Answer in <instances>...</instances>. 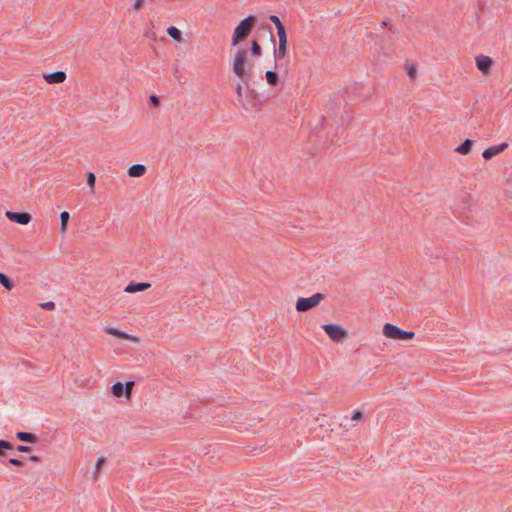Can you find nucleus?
Segmentation results:
<instances>
[{
	"mask_svg": "<svg viewBox=\"0 0 512 512\" xmlns=\"http://www.w3.org/2000/svg\"><path fill=\"white\" fill-rule=\"evenodd\" d=\"M248 50L243 47H239L236 50V53L233 58V64H232V70L233 73L240 78L245 86L249 85V82L251 80V71L248 69L245 70V62L247 58ZM257 99V93L254 89H250L247 87V92L245 96L244 103H242V107L245 110H258V105L256 102Z\"/></svg>",
	"mask_w": 512,
	"mask_h": 512,
	"instance_id": "nucleus-1",
	"label": "nucleus"
},
{
	"mask_svg": "<svg viewBox=\"0 0 512 512\" xmlns=\"http://www.w3.org/2000/svg\"><path fill=\"white\" fill-rule=\"evenodd\" d=\"M257 23V17L254 15H250L243 19L235 28L232 39L231 46H236L240 42L244 41L252 32Z\"/></svg>",
	"mask_w": 512,
	"mask_h": 512,
	"instance_id": "nucleus-2",
	"label": "nucleus"
},
{
	"mask_svg": "<svg viewBox=\"0 0 512 512\" xmlns=\"http://www.w3.org/2000/svg\"><path fill=\"white\" fill-rule=\"evenodd\" d=\"M383 334L387 338L394 340H409L413 339L415 336L414 332L402 330L401 328L391 323H386L383 326Z\"/></svg>",
	"mask_w": 512,
	"mask_h": 512,
	"instance_id": "nucleus-3",
	"label": "nucleus"
},
{
	"mask_svg": "<svg viewBox=\"0 0 512 512\" xmlns=\"http://www.w3.org/2000/svg\"><path fill=\"white\" fill-rule=\"evenodd\" d=\"M325 298L322 293H316L311 297L304 298L299 297L296 302V310L298 312H306L319 305V303Z\"/></svg>",
	"mask_w": 512,
	"mask_h": 512,
	"instance_id": "nucleus-4",
	"label": "nucleus"
},
{
	"mask_svg": "<svg viewBox=\"0 0 512 512\" xmlns=\"http://www.w3.org/2000/svg\"><path fill=\"white\" fill-rule=\"evenodd\" d=\"M322 328L333 341L341 342L347 338V331L339 325L324 324Z\"/></svg>",
	"mask_w": 512,
	"mask_h": 512,
	"instance_id": "nucleus-5",
	"label": "nucleus"
},
{
	"mask_svg": "<svg viewBox=\"0 0 512 512\" xmlns=\"http://www.w3.org/2000/svg\"><path fill=\"white\" fill-rule=\"evenodd\" d=\"M133 386H134L133 381H127L125 384L117 382V383L113 384V386H112V393L116 397H121L123 395H125L126 397H130L131 393H132Z\"/></svg>",
	"mask_w": 512,
	"mask_h": 512,
	"instance_id": "nucleus-6",
	"label": "nucleus"
},
{
	"mask_svg": "<svg viewBox=\"0 0 512 512\" xmlns=\"http://www.w3.org/2000/svg\"><path fill=\"white\" fill-rule=\"evenodd\" d=\"M5 215L10 221L21 225H27L32 220V216L28 212L7 211Z\"/></svg>",
	"mask_w": 512,
	"mask_h": 512,
	"instance_id": "nucleus-7",
	"label": "nucleus"
},
{
	"mask_svg": "<svg viewBox=\"0 0 512 512\" xmlns=\"http://www.w3.org/2000/svg\"><path fill=\"white\" fill-rule=\"evenodd\" d=\"M493 60L489 56L479 55L476 57V66L483 74H488L491 71Z\"/></svg>",
	"mask_w": 512,
	"mask_h": 512,
	"instance_id": "nucleus-8",
	"label": "nucleus"
},
{
	"mask_svg": "<svg viewBox=\"0 0 512 512\" xmlns=\"http://www.w3.org/2000/svg\"><path fill=\"white\" fill-rule=\"evenodd\" d=\"M43 78L48 84H61L65 82L67 75L64 71H56L44 74Z\"/></svg>",
	"mask_w": 512,
	"mask_h": 512,
	"instance_id": "nucleus-9",
	"label": "nucleus"
},
{
	"mask_svg": "<svg viewBox=\"0 0 512 512\" xmlns=\"http://www.w3.org/2000/svg\"><path fill=\"white\" fill-rule=\"evenodd\" d=\"M278 36V49L275 51V57L277 59H283L287 53V33L279 34Z\"/></svg>",
	"mask_w": 512,
	"mask_h": 512,
	"instance_id": "nucleus-10",
	"label": "nucleus"
},
{
	"mask_svg": "<svg viewBox=\"0 0 512 512\" xmlns=\"http://www.w3.org/2000/svg\"><path fill=\"white\" fill-rule=\"evenodd\" d=\"M507 147H508L507 143H501L500 145H497V146L488 147L483 151L482 156L485 160H490L494 156L503 152Z\"/></svg>",
	"mask_w": 512,
	"mask_h": 512,
	"instance_id": "nucleus-11",
	"label": "nucleus"
},
{
	"mask_svg": "<svg viewBox=\"0 0 512 512\" xmlns=\"http://www.w3.org/2000/svg\"><path fill=\"white\" fill-rule=\"evenodd\" d=\"M150 287L151 284L148 282H131L125 287L124 291L126 293H136L140 291H145Z\"/></svg>",
	"mask_w": 512,
	"mask_h": 512,
	"instance_id": "nucleus-12",
	"label": "nucleus"
},
{
	"mask_svg": "<svg viewBox=\"0 0 512 512\" xmlns=\"http://www.w3.org/2000/svg\"><path fill=\"white\" fill-rule=\"evenodd\" d=\"M146 166L143 164H134L128 168V175L133 178L142 177L146 173Z\"/></svg>",
	"mask_w": 512,
	"mask_h": 512,
	"instance_id": "nucleus-13",
	"label": "nucleus"
},
{
	"mask_svg": "<svg viewBox=\"0 0 512 512\" xmlns=\"http://www.w3.org/2000/svg\"><path fill=\"white\" fill-rule=\"evenodd\" d=\"M106 333L115 337H118L120 339H126V340H135V337H132L131 335L127 334L126 332L120 331L116 328L109 327L106 329Z\"/></svg>",
	"mask_w": 512,
	"mask_h": 512,
	"instance_id": "nucleus-14",
	"label": "nucleus"
},
{
	"mask_svg": "<svg viewBox=\"0 0 512 512\" xmlns=\"http://www.w3.org/2000/svg\"><path fill=\"white\" fill-rule=\"evenodd\" d=\"M16 437L20 441L27 442V443H35V442H37V439H38L35 434L30 433V432H22V431L17 432Z\"/></svg>",
	"mask_w": 512,
	"mask_h": 512,
	"instance_id": "nucleus-15",
	"label": "nucleus"
},
{
	"mask_svg": "<svg viewBox=\"0 0 512 512\" xmlns=\"http://www.w3.org/2000/svg\"><path fill=\"white\" fill-rule=\"evenodd\" d=\"M472 146H473V141L470 139H466L461 145H459L455 149V152L462 154V155H467L470 153Z\"/></svg>",
	"mask_w": 512,
	"mask_h": 512,
	"instance_id": "nucleus-16",
	"label": "nucleus"
},
{
	"mask_svg": "<svg viewBox=\"0 0 512 512\" xmlns=\"http://www.w3.org/2000/svg\"><path fill=\"white\" fill-rule=\"evenodd\" d=\"M270 21L276 26L277 35L286 33V29L284 24L281 22L278 16L271 15L269 17Z\"/></svg>",
	"mask_w": 512,
	"mask_h": 512,
	"instance_id": "nucleus-17",
	"label": "nucleus"
},
{
	"mask_svg": "<svg viewBox=\"0 0 512 512\" xmlns=\"http://www.w3.org/2000/svg\"><path fill=\"white\" fill-rule=\"evenodd\" d=\"M167 33L175 41H178V42H182L183 41L182 33H181V31L177 27H175V26L168 27L167 28Z\"/></svg>",
	"mask_w": 512,
	"mask_h": 512,
	"instance_id": "nucleus-18",
	"label": "nucleus"
},
{
	"mask_svg": "<svg viewBox=\"0 0 512 512\" xmlns=\"http://www.w3.org/2000/svg\"><path fill=\"white\" fill-rule=\"evenodd\" d=\"M70 215L67 211H63L60 214V231L61 233L66 232Z\"/></svg>",
	"mask_w": 512,
	"mask_h": 512,
	"instance_id": "nucleus-19",
	"label": "nucleus"
},
{
	"mask_svg": "<svg viewBox=\"0 0 512 512\" xmlns=\"http://www.w3.org/2000/svg\"><path fill=\"white\" fill-rule=\"evenodd\" d=\"M266 81L271 86H276L279 82L278 74L275 71L269 70L266 72Z\"/></svg>",
	"mask_w": 512,
	"mask_h": 512,
	"instance_id": "nucleus-20",
	"label": "nucleus"
},
{
	"mask_svg": "<svg viewBox=\"0 0 512 512\" xmlns=\"http://www.w3.org/2000/svg\"><path fill=\"white\" fill-rule=\"evenodd\" d=\"M0 284L7 290H12L14 287L11 279L4 273L0 272Z\"/></svg>",
	"mask_w": 512,
	"mask_h": 512,
	"instance_id": "nucleus-21",
	"label": "nucleus"
},
{
	"mask_svg": "<svg viewBox=\"0 0 512 512\" xmlns=\"http://www.w3.org/2000/svg\"><path fill=\"white\" fill-rule=\"evenodd\" d=\"M87 184L90 188V193L93 194L95 192V184H96V177L93 172L87 173Z\"/></svg>",
	"mask_w": 512,
	"mask_h": 512,
	"instance_id": "nucleus-22",
	"label": "nucleus"
},
{
	"mask_svg": "<svg viewBox=\"0 0 512 512\" xmlns=\"http://www.w3.org/2000/svg\"><path fill=\"white\" fill-rule=\"evenodd\" d=\"M406 71L411 80H415L417 78V67L415 64L406 63Z\"/></svg>",
	"mask_w": 512,
	"mask_h": 512,
	"instance_id": "nucleus-23",
	"label": "nucleus"
},
{
	"mask_svg": "<svg viewBox=\"0 0 512 512\" xmlns=\"http://www.w3.org/2000/svg\"><path fill=\"white\" fill-rule=\"evenodd\" d=\"M251 53H252V55L257 56V57L262 55V48L257 40H253L251 42Z\"/></svg>",
	"mask_w": 512,
	"mask_h": 512,
	"instance_id": "nucleus-24",
	"label": "nucleus"
},
{
	"mask_svg": "<svg viewBox=\"0 0 512 512\" xmlns=\"http://www.w3.org/2000/svg\"><path fill=\"white\" fill-rule=\"evenodd\" d=\"M237 99L239 103L242 105L244 103V97H243V86L241 83H238L235 88Z\"/></svg>",
	"mask_w": 512,
	"mask_h": 512,
	"instance_id": "nucleus-25",
	"label": "nucleus"
},
{
	"mask_svg": "<svg viewBox=\"0 0 512 512\" xmlns=\"http://www.w3.org/2000/svg\"><path fill=\"white\" fill-rule=\"evenodd\" d=\"M104 462H105V459H104V458H102V457H101V458H98V460H97V462H96V465H95V470H94V473H93V477H94L95 479H97V478H98L99 471H100V469H101L102 465L104 464Z\"/></svg>",
	"mask_w": 512,
	"mask_h": 512,
	"instance_id": "nucleus-26",
	"label": "nucleus"
},
{
	"mask_svg": "<svg viewBox=\"0 0 512 512\" xmlns=\"http://www.w3.org/2000/svg\"><path fill=\"white\" fill-rule=\"evenodd\" d=\"M144 4H145V0H134L132 8L135 11H139L143 8Z\"/></svg>",
	"mask_w": 512,
	"mask_h": 512,
	"instance_id": "nucleus-27",
	"label": "nucleus"
},
{
	"mask_svg": "<svg viewBox=\"0 0 512 512\" xmlns=\"http://www.w3.org/2000/svg\"><path fill=\"white\" fill-rule=\"evenodd\" d=\"M40 306L45 310H54L55 309V303L53 301H48L40 304Z\"/></svg>",
	"mask_w": 512,
	"mask_h": 512,
	"instance_id": "nucleus-28",
	"label": "nucleus"
},
{
	"mask_svg": "<svg viewBox=\"0 0 512 512\" xmlns=\"http://www.w3.org/2000/svg\"><path fill=\"white\" fill-rule=\"evenodd\" d=\"M13 446L10 442L6 441V440H1L0 439V450L1 449H4V450H10L12 449Z\"/></svg>",
	"mask_w": 512,
	"mask_h": 512,
	"instance_id": "nucleus-29",
	"label": "nucleus"
},
{
	"mask_svg": "<svg viewBox=\"0 0 512 512\" xmlns=\"http://www.w3.org/2000/svg\"><path fill=\"white\" fill-rule=\"evenodd\" d=\"M9 463L16 467H22L24 465V463L21 460L16 458H10Z\"/></svg>",
	"mask_w": 512,
	"mask_h": 512,
	"instance_id": "nucleus-30",
	"label": "nucleus"
},
{
	"mask_svg": "<svg viewBox=\"0 0 512 512\" xmlns=\"http://www.w3.org/2000/svg\"><path fill=\"white\" fill-rule=\"evenodd\" d=\"M150 101H151L152 105L155 107H158L160 105V100H159L158 96H156V95H151Z\"/></svg>",
	"mask_w": 512,
	"mask_h": 512,
	"instance_id": "nucleus-31",
	"label": "nucleus"
},
{
	"mask_svg": "<svg viewBox=\"0 0 512 512\" xmlns=\"http://www.w3.org/2000/svg\"><path fill=\"white\" fill-rule=\"evenodd\" d=\"M17 451L19 452H22V453H28L31 451V448L29 446H24V445H19L17 446Z\"/></svg>",
	"mask_w": 512,
	"mask_h": 512,
	"instance_id": "nucleus-32",
	"label": "nucleus"
},
{
	"mask_svg": "<svg viewBox=\"0 0 512 512\" xmlns=\"http://www.w3.org/2000/svg\"><path fill=\"white\" fill-rule=\"evenodd\" d=\"M363 417V414L360 411H355L351 417L352 420H359Z\"/></svg>",
	"mask_w": 512,
	"mask_h": 512,
	"instance_id": "nucleus-33",
	"label": "nucleus"
},
{
	"mask_svg": "<svg viewBox=\"0 0 512 512\" xmlns=\"http://www.w3.org/2000/svg\"><path fill=\"white\" fill-rule=\"evenodd\" d=\"M29 460L32 461V462H35V463L41 462V458L39 456H37V455H31L29 457Z\"/></svg>",
	"mask_w": 512,
	"mask_h": 512,
	"instance_id": "nucleus-34",
	"label": "nucleus"
},
{
	"mask_svg": "<svg viewBox=\"0 0 512 512\" xmlns=\"http://www.w3.org/2000/svg\"><path fill=\"white\" fill-rule=\"evenodd\" d=\"M268 31L270 33L271 40L274 41V36H273V33H272L271 28L269 26H268Z\"/></svg>",
	"mask_w": 512,
	"mask_h": 512,
	"instance_id": "nucleus-35",
	"label": "nucleus"
},
{
	"mask_svg": "<svg viewBox=\"0 0 512 512\" xmlns=\"http://www.w3.org/2000/svg\"><path fill=\"white\" fill-rule=\"evenodd\" d=\"M387 25H388V23H387L386 21H383V22L381 23V26H382V27H386Z\"/></svg>",
	"mask_w": 512,
	"mask_h": 512,
	"instance_id": "nucleus-36",
	"label": "nucleus"
},
{
	"mask_svg": "<svg viewBox=\"0 0 512 512\" xmlns=\"http://www.w3.org/2000/svg\"><path fill=\"white\" fill-rule=\"evenodd\" d=\"M0 455H4V453L2 452V450H0Z\"/></svg>",
	"mask_w": 512,
	"mask_h": 512,
	"instance_id": "nucleus-37",
	"label": "nucleus"
}]
</instances>
